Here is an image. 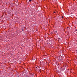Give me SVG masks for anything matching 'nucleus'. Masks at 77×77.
<instances>
[{
	"mask_svg": "<svg viewBox=\"0 0 77 77\" xmlns=\"http://www.w3.org/2000/svg\"><path fill=\"white\" fill-rule=\"evenodd\" d=\"M54 14H55V13H56V12L54 11Z\"/></svg>",
	"mask_w": 77,
	"mask_h": 77,
	"instance_id": "nucleus-2",
	"label": "nucleus"
},
{
	"mask_svg": "<svg viewBox=\"0 0 77 77\" xmlns=\"http://www.w3.org/2000/svg\"><path fill=\"white\" fill-rule=\"evenodd\" d=\"M58 39H59V40L60 39V38H59Z\"/></svg>",
	"mask_w": 77,
	"mask_h": 77,
	"instance_id": "nucleus-3",
	"label": "nucleus"
},
{
	"mask_svg": "<svg viewBox=\"0 0 77 77\" xmlns=\"http://www.w3.org/2000/svg\"><path fill=\"white\" fill-rule=\"evenodd\" d=\"M29 2H32V0H29Z\"/></svg>",
	"mask_w": 77,
	"mask_h": 77,
	"instance_id": "nucleus-1",
	"label": "nucleus"
},
{
	"mask_svg": "<svg viewBox=\"0 0 77 77\" xmlns=\"http://www.w3.org/2000/svg\"><path fill=\"white\" fill-rule=\"evenodd\" d=\"M36 68H37V67H36Z\"/></svg>",
	"mask_w": 77,
	"mask_h": 77,
	"instance_id": "nucleus-4",
	"label": "nucleus"
},
{
	"mask_svg": "<svg viewBox=\"0 0 77 77\" xmlns=\"http://www.w3.org/2000/svg\"><path fill=\"white\" fill-rule=\"evenodd\" d=\"M76 30H77V29H76Z\"/></svg>",
	"mask_w": 77,
	"mask_h": 77,
	"instance_id": "nucleus-5",
	"label": "nucleus"
}]
</instances>
